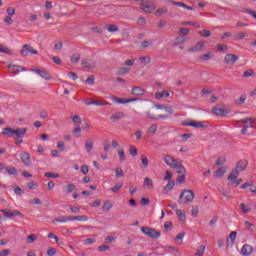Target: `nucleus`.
<instances>
[{"mask_svg":"<svg viewBox=\"0 0 256 256\" xmlns=\"http://www.w3.org/2000/svg\"><path fill=\"white\" fill-rule=\"evenodd\" d=\"M70 61H71V63H73V65H77V63H79V61H81V54H79V53L72 54Z\"/></svg>","mask_w":256,"mask_h":256,"instance_id":"72a5a7b5","label":"nucleus"},{"mask_svg":"<svg viewBox=\"0 0 256 256\" xmlns=\"http://www.w3.org/2000/svg\"><path fill=\"white\" fill-rule=\"evenodd\" d=\"M112 208H113V202L111 201H105L102 206L103 211H111Z\"/></svg>","mask_w":256,"mask_h":256,"instance_id":"ea45409f","label":"nucleus"},{"mask_svg":"<svg viewBox=\"0 0 256 256\" xmlns=\"http://www.w3.org/2000/svg\"><path fill=\"white\" fill-rule=\"evenodd\" d=\"M171 93L167 90H163L162 92H156V99H163V97H170Z\"/></svg>","mask_w":256,"mask_h":256,"instance_id":"473e14b6","label":"nucleus"},{"mask_svg":"<svg viewBox=\"0 0 256 256\" xmlns=\"http://www.w3.org/2000/svg\"><path fill=\"white\" fill-rule=\"evenodd\" d=\"M191 53H201V51H205V41H198L193 47L189 48Z\"/></svg>","mask_w":256,"mask_h":256,"instance_id":"ddd939ff","label":"nucleus"},{"mask_svg":"<svg viewBox=\"0 0 256 256\" xmlns=\"http://www.w3.org/2000/svg\"><path fill=\"white\" fill-rule=\"evenodd\" d=\"M156 109H162V110L166 111V113H168V115H173V108H171V107H167V106H163V105H156Z\"/></svg>","mask_w":256,"mask_h":256,"instance_id":"e433bc0d","label":"nucleus"},{"mask_svg":"<svg viewBox=\"0 0 256 256\" xmlns=\"http://www.w3.org/2000/svg\"><path fill=\"white\" fill-rule=\"evenodd\" d=\"M39 55V51L35 50L34 48H32L31 45L29 44H25L22 49L20 50V55H22V57H28V55Z\"/></svg>","mask_w":256,"mask_h":256,"instance_id":"6e6552de","label":"nucleus"},{"mask_svg":"<svg viewBox=\"0 0 256 256\" xmlns=\"http://www.w3.org/2000/svg\"><path fill=\"white\" fill-rule=\"evenodd\" d=\"M213 57L212 52H208L207 54H203L199 57L200 61H209Z\"/></svg>","mask_w":256,"mask_h":256,"instance_id":"49530a36","label":"nucleus"},{"mask_svg":"<svg viewBox=\"0 0 256 256\" xmlns=\"http://www.w3.org/2000/svg\"><path fill=\"white\" fill-rule=\"evenodd\" d=\"M143 187H144V189H147L148 191H153V189H154L153 180H151V178H149V177L144 178Z\"/></svg>","mask_w":256,"mask_h":256,"instance_id":"4be33fe9","label":"nucleus"},{"mask_svg":"<svg viewBox=\"0 0 256 256\" xmlns=\"http://www.w3.org/2000/svg\"><path fill=\"white\" fill-rule=\"evenodd\" d=\"M108 31L110 33H115L117 31H119V27L117 25H115V24L109 25L108 26Z\"/></svg>","mask_w":256,"mask_h":256,"instance_id":"052dcab7","label":"nucleus"},{"mask_svg":"<svg viewBox=\"0 0 256 256\" xmlns=\"http://www.w3.org/2000/svg\"><path fill=\"white\" fill-rule=\"evenodd\" d=\"M241 253L244 256L251 255L253 253V246H251L249 244H244L241 249Z\"/></svg>","mask_w":256,"mask_h":256,"instance_id":"412c9836","label":"nucleus"},{"mask_svg":"<svg viewBox=\"0 0 256 256\" xmlns=\"http://www.w3.org/2000/svg\"><path fill=\"white\" fill-rule=\"evenodd\" d=\"M110 101L113 103H118V105H127V103H135V101H139V98H119L117 96H110Z\"/></svg>","mask_w":256,"mask_h":256,"instance_id":"39448f33","label":"nucleus"},{"mask_svg":"<svg viewBox=\"0 0 256 256\" xmlns=\"http://www.w3.org/2000/svg\"><path fill=\"white\" fill-rule=\"evenodd\" d=\"M26 241L28 243H34V241H37V236L35 234H31L27 236Z\"/></svg>","mask_w":256,"mask_h":256,"instance_id":"680f3d73","label":"nucleus"},{"mask_svg":"<svg viewBox=\"0 0 256 256\" xmlns=\"http://www.w3.org/2000/svg\"><path fill=\"white\" fill-rule=\"evenodd\" d=\"M225 173H227V169H225V167H221L220 169H218L215 172V177H223V175H225Z\"/></svg>","mask_w":256,"mask_h":256,"instance_id":"c03bdc74","label":"nucleus"},{"mask_svg":"<svg viewBox=\"0 0 256 256\" xmlns=\"http://www.w3.org/2000/svg\"><path fill=\"white\" fill-rule=\"evenodd\" d=\"M247 101V95L242 94L239 99L236 100V105H243Z\"/></svg>","mask_w":256,"mask_h":256,"instance_id":"3c124183","label":"nucleus"},{"mask_svg":"<svg viewBox=\"0 0 256 256\" xmlns=\"http://www.w3.org/2000/svg\"><path fill=\"white\" fill-rule=\"evenodd\" d=\"M2 135H4V137H13V135H15V129H13V128H4L2 130Z\"/></svg>","mask_w":256,"mask_h":256,"instance_id":"c85d7f7f","label":"nucleus"},{"mask_svg":"<svg viewBox=\"0 0 256 256\" xmlns=\"http://www.w3.org/2000/svg\"><path fill=\"white\" fill-rule=\"evenodd\" d=\"M95 238H87L86 240H84V245L89 246V245H93V243H95Z\"/></svg>","mask_w":256,"mask_h":256,"instance_id":"338daca9","label":"nucleus"},{"mask_svg":"<svg viewBox=\"0 0 256 256\" xmlns=\"http://www.w3.org/2000/svg\"><path fill=\"white\" fill-rule=\"evenodd\" d=\"M238 123H243L247 129H256V121L252 117L241 119Z\"/></svg>","mask_w":256,"mask_h":256,"instance_id":"4468645a","label":"nucleus"},{"mask_svg":"<svg viewBox=\"0 0 256 256\" xmlns=\"http://www.w3.org/2000/svg\"><path fill=\"white\" fill-rule=\"evenodd\" d=\"M186 39L183 37V36H178L174 42H173V45L175 47H177V45H183V43H185Z\"/></svg>","mask_w":256,"mask_h":256,"instance_id":"58836bf2","label":"nucleus"},{"mask_svg":"<svg viewBox=\"0 0 256 256\" xmlns=\"http://www.w3.org/2000/svg\"><path fill=\"white\" fill-rule=\"evenodd\" d=\"M212 112L218 117H225V115H229V113H231V110L226 107H221V105H217L212 109Z\"/></svg>","mask_w":256,"mask_h":256,"instance_id":"1a4fd4ad","label":"nucleus"},{"mask_svg":"<svg viewBox=\"0 0 256 256\" xmlns=\"http://www.w3.org/2000/svg\"><path fill=\"white\" fill-rule=\"evenodd\" d=\"M185 235V232H181L175 237L174 241L176 245H183V239H185Z\"/></svg>","mask_w":256,"mask_h":256,"instance_id":"c756f323","label":"nucleus"},{"mask_svg":"<svg viewBox=\"0 0 256 256\" xmlns=\"http://www.w3.org/2000/svg\"><path fill=\"white\" fill-rule=\"evenodd\" d=\"M0 213H3L6 219H13L14 217H20V219H23V217H25V215H23L19 210L1 209Z\"/></svg>","mask_w":256,"mask_h":256,"instance_id":"7ed1b4c3","label":"nucleus"},{"mask_svg":"<svg viewBox=\"0 0 256 256\" xmlns=\"http://www.w3.org/2000/svg\"><path fill=\"white\" fill-rule=\"evenodd\" d=\"M134 135L136 137V141H141L143 139V131L142 130H136L134 132Z\"/></svg>","mask_w":256,"mask_h":256,"instance_id":"6e6d98bb","label":"nucleus"},{"mask_svg":"<svg viewBox=\"0 0 256 256\" xmlns=\"http://www.w3.org/2000/svg\"><path fill=\"white\" fill-rule=\"evenodd\" d=\"M4 169L9 175H17V169L15 167H6Z\"/></svg>","mask_w":256,"mask_h":256,"instance_id":"4d7b16f0","label":"nucleus"},{"mask_svg":"<svg viewBox=\"0 0 256 256\" xmlns=\"http://www.w3.org/2000/svg\"><path fill=\"white\" fill-rule=\"evenodd\" d=\"M131 95H134L135 97H141V96L145 95V89H143L139 86H134V87H132Z\"/></svg>","mask_w":256,"mask_h":256,"instance_id":"a211bd4d","label":"nucleus"},{"mask_svg":"<svg viewBox=\"0 0 256 256\" xmlns=\"http://www.w3.org/2000/svg\"><path fill=\"white\" fill-rule=\"evenodd\" d=\"M182 199H184V203H193V199H195V193H193L191 190H183L179 196V203H183Z\"/></svg>","mask_w":256,"mask_h":256,"instance_id":"20e7f679","label":"nucleus"},{"mask_svg":"<svg viewBox=\"0 0 256 256\" xmlns=\"http://www.w3.org/2000/svg\"><path fill=\"white\" fill-rule=\"evenodd\" d=\"M245 169H247V161L242 160L236 164V167L234 170L237 171L238 173H243Z\"/></svg>","mask_w":256,"mask_h":256,"instance_id":"6ab92c4d","label":"nucleus"},{"mask_svg":"<svg viewBox=\"0 0 256 256\" xmlns=\"http://www.w3.org/2000/svg\"><path fill=\"white\" fill-rule=\"evenodd\" d=\"M141 231L144 235H147V237H151L152 239H159V237H161V232L153 228L142 227Z\"/></svg>","mask_w":256,"mask_h":256,"instance_id":"0eeeda50","label":"nucleus"},{"mask_svg":"<svg viewBox=\"0 0 256 256\" xmlns=\"http://www.w3.org/2000/svg\"><path fill=\"white\" fill-rule=\"evenodd\" d=\"M71 119L75 126H81V116L80 115L72 116Z\"/></svg>","mask_w":256,"mask_h":256,"instance_id":"a19ab883","label":"nucleus"},{"mask_svg":"<svg viewBox=\"0 0 256 256\" xmlns=\"http://www.w3.org/2000/svg\"><path fill=\"white\" fill-rule=\"evenodd\" d=\"M125 117V114L123 112H117L114 115L110 117L111 121H119V119H123Z\"/></svg>","mask_w":256,"mask_h":256,"instance_id":"f704fd0d","label":"nucleus"},{"mask_svg":"<svg viewBox=\"0 0 256 256\" xmlns=\"http://www.w3.org/2000/svg\"><path fill=\"white\" fill-rule=\"evenodd\" d=\"M32 71L33 73H36V75H39V77H41L42 79H45L46 81H51V79H53L51 73H49V71L45 69H32Z\"/></svg>","mask_w":256,"mask_h":256,"instance_id":"9d476101","label":"nucleus"},{"mask_svg":"<svg viewBox=\"0 0 256 256\" xmlns=\"http://www.w3.org/2000/svg\"><path fill=\"white\" fill-rule=\"evenodd\" d=\"M123 189V182H117L112 188H111V193L117 194L119 191Z\"/></svg>","mask_w":256,"mask_h":256,"instance_id":"2f4dec72","label":"nucleus"},{"mask_svg":"<svg viewBox=\"0 0 256 256\" xmlns=\"http://www.w3.org/2000/svg\"><path fill=\"white\" fill-rule=\"evenodd\" d=\"M139 61H141V63H144V65H149V63H151V58L149 56H141L139 58Z\"/></svg>","mask_w":256,"mask_h":256,"instance_id":"864d4df0","label":"nucleus"},{"mask_svg":"<svg viewBox=\"0 0 256 256\" xmlns=\"http://www.w3.org/2000/svg\"><path fill=\"white\" fill-rule=\"evenodd\" d=\"M81 65L84 69H95L97 67V61L93 58H85L82 60Z\"/></svg>","mask_w":256,"mask_h":256,"instance_id":"9b49d317","label":"nucleus"},{"mask_svg":"<svg viewBox=\"0 0 256 256\" xmlns=\"http://www.w3.org/2000/svg\"><path fill=\"white\" fill-rule=\"evenodd\" d=\"M70 221H79L80 223H86L87 221H89V217L87 215L70 216Z\"/></svg>","mask_w":256,"mask_h":256,"instance_id":"aec40b11","label":"nucleus"},{"mask_svg":"<svg viewBox=\"0 0 256 256\" xmlns=\"http://www.w3.org/2000/svg\"><path fill=\"white\" fill-rule=\"evenodd\" d=\"M131 68H127V67H120L117 70V74L118 75H127V73H130Z\"/></svg>","mask_w":256,"mask_h":256,"instance_id":"4c0bfd02","label":"nucleus"},{"mask_svg":"<svg viewBox=\"0 0 256 256\" xmlns=\"http://www.w3.org/2000/svg\"><path fill=\"white\" fill-rule=\"evenodd\" d=\"M151 45H153V40H145L141 42V47H143V49H147V47H151Z\"/></svg>","mask_w":256,"mask_h":256,"instance_id":"5fc2aeb1","label":"nucleus"},{"mask_svg":"<svg viewBox=\"0 0 256 256\" xmlns=\"http://www.w3.org/2000/svg\"><path fill=\"white\" fill-rule=\"evenodd\" d=\"M162 161H164V163L170 167V169H176V167H179V164L182 163V161H179L175 158H173V156L169 155V154H165L162 157Z\"/></svg>","mask_w":256,"mask_h":256,"instance_id":"f257e3e1","label":"nucleus"},{"mask_svg":"<svg viewBox=\"0 0 256 256\" xmlns=\"http://www.w3.org/2000/svg\"><path fill=\"white\" fill-rule=\"evenodd\" d=\"M174 169H177L176 173L178 175H187V169H185V166H183V162H180L178 164V167H176Z\"/></svg>","mask_w":256,"mask_h":256,"instance_id":"cd10ccee","label":"nucleus"},{"mask_svg":"<svg viewBox=\"0 0 256 256\" xmlns=\"http://www.w3.org/2000/svg\"><path fill=\"white\" fill-rule=\"evenodd\" d=\"M217 50L222 53H227L229 51V47L226 44H217Z\"/></svg>","mask_w":256,"mask_h":256,"instance_id":"a18cd8bd","label":"nucleus"},{"mask_svg":"<svg viewBox=\"0 0 256 256\" xmlns=\"http://www.w3.org/2000/svg\"><path fill=\"white\" fill-rule=\"evenodd\" d=\"M174 187H175V181L173 180L168 181L166 186L163 188V193H169V191H173Z\"/></svg>","mask_w":256,"mask_h":256,"instance_id":"7c9ffc66","label":"nucleus"},{"mask_svg":"<svg viewBox=\"0 0 256 256\" xmlns=\"http://www.w3.org/2000/svg\"><path fill=\"white\" fill-rule=\"evenodd\" d=\"M27 135V128H18L14 130L15 137H25Z\"/></svg>","mask_w":256,"mask_h":256,"instance_id":"a878e982","label":"nucleus"},{"mask_svg":"<svg viewBox=\"0 0 256 256\" xmlns=\"http://www.w3.org/2000/svg\"><path fill=\"white\" fill-rule=\"evenodd\" d=\"M176 7H182L183 9H187L188 11H193V7L191 6H187L185 3L183 2H176L174 3Z\"/></svg>","mask_w":256,"mask_h":256,"instance_id":"de8ad7c7","label":"nucleus"},{"mask_svg":"<svg viewBox=\"0 0 256 256\" xmlns=\"http://www.w3.org/2000/svg\"><path fill=\"white\" fill-rule=\"evenodd\" d=\"M185 182V174H181L176 178V183H184Z\"/></svg>","mask_w":256,"mask_h":256,"instance_id":"774afa93","label":"nucleus"},{"mask_svg":"<svg viewBox=\"0 0 256 256\" xmlns=\"http://www.w3.org/2000/svg\"><path fill=\"white\" fill-rule=\"evenodd\" d=\"M203 255H205V245L199 246L195 254V256H203Z\"/></svg>","mask_w":256,"mask_h":256,"instance_id":"09e8293b","label":"nucleus"},{"mask_svg":"<svg viewBox=\"0 0 256 256\" xmlns=\"http://www.w3.org/2000/svg\"><path fill=\"white\" fill-rule=\"evenodd\" d=\"M118 157H119L120 161L123 163V161H125V159H126L125 151L124 150L118 151Z\"/></svg>","mask_w":256,"mask_h":256,"instance_id":"0e129e2a","label":"nucleus"},{"mask_svg":"<svg viewBox=\"0 0 256 256\" xmlns=\"http://www.w3.org/2000/svg\"><path fill=\"white\" fill-rule=\"evenodd\" d=\"M235 239H237V231H232L226 240L227 247H233L235 245Z\"/></svg>","mask_w":256,"mask_h":256,"instance_id":"f3484780","label":"nucleus"},{"mask_svg":"<svg viewBox=\"0 0 256 256\" xmlns=\"http://www.w3.org/2000/svg\"><path fill=\"white\" fill-rule=\"evenodd\" d=\"M115 172V176L117 179H120V177H123L124 176V173H123V168L121 167H118L114 170Z\"/></svg>","mask_w":256,"mask_h":256,"instance_id":"8fccbe9b","label":"nucleus"},{"mask_svg":"<svg viewBox=\"0 0 256 256\" xmlns=\"http://www.w3.org/2000/svg\"><path fill=\"white\" fill-rule=\"evenodd\" d=\"M244 227H245V229L253 231V229H255V224H253V223H251L249 221H245L244 222Z\"/></svg>","mask_w":256,"mask_h":256,"instance_id":"13d9d810","label":"nucleus"},{"mask_svg":"<svg viewBox=\"0 0 256 256\" xmlns=\"http://www.w3.org/2000/svg\"><path fill=\"white\" fill-rule=\"evenodd\" d=\"M95 143V140H93V138H88L85 142V151L87 153H91V151H93V145Z\"/></svg>","mask_w":256,"mask_h":256,"instance_id":"5701e85b","label":"nucleus"},{"mask_svg":"<svg viewBox=\"0 0 256 256\" xmlns=\"http://www.w3.org/2000/svg\"><path fill=\"white\" fill-rule=\"evenodd\" d=\"M176 215L179 219V221H185L187 217L185 216V211L176 209Z\"/></svg>","mask_w":256,"mask_h":256,"instance_id":"c9c22d12","label":"nucleus"},{"mask_svg":"<svg viewBox=\"0 0 256 256\" xmlns=\"http://www.w3.org/2000/svg\"><path fill=\"white\" fill-rule=\"evenodd\" d=\"M0 53H4L5 55H11V49L9 47L0 44Z\"/></svg>","mask_w":256,"mask_h":256,"instance_id":"37998d69","label":"nucleus"},{"mask_svg":"<svg viewBox=\"0 0 256 256\" xmlns=\"http://www.w3.org/2000/svg\"><path fill=\"white\" fill-rule=\"evenodd\" d=\"M8 69H10V71H12V73H14V75H17L19 73H23V71H27L25 69V67L19 66V65H15V64H9L8 65Z\"/></svg>","mask_w":256,"mask_h":256,"instance_id":"dca6fc26","label":"nucleus"},{"mask_svg":"<svg viewBox=\"0 0 256 256\" xmlns=\"http://www.w3.org/2000/svg\"><path fill=\"white\" fill-rule=\"evenodd\" d=\"M63 191L66 195H69V193H73V191H77V186L74 184H67L63 187Z\"/></svg>","mask_w":256,"mask_h":256,"instance_id":"393cba45","label":"nucleus"},{"mask_svg":"<svg viewBox=\"0 0 256 256\" xmlns=\"http://www.w3.org/2000/svg\"><path fill=\"white\" fill-rule=\"evenodd\" d=\"M199 35L202 37H211V31L204 29L199 31Z\"/></svg>","mask_w":256,"mask_h":256,"instance_id":"bf43d9fd","label":"nucleus"},{"mask_svg":"<svg viewBox=\"0 0 256 256\" xmlns=\"http://www.w3.org/2000/svg\"><path fill=\"white\" fill-rule=\"evenodd\" d=\"M148 133H157V124H152L149 128H148Z\"/></svg>","mask_w":256,"mask_h":256,"instance_id":"69168bd1","label":"nucleus"},{"mask_svg":"<svg viewBox=\"0 0 256 256\" xmlns=\"http://www.w3.org/2000/svg\"><path fill=\"white\" fill-rule=\"evenodd\" d=\"M167 11H168L167 7H162V8H159V9L155 12V14H156V15H165V13H167Z\"/></svg>","mask_w":256,"mask_h":256,"instance_id":"e2e57ef3","label":"nucleus"},{"mask_svg":"<svg viewBox=\"0 0 256 256\" xmlns=\"http://www.w3.org/2000/svg\"><path fill=\"white\" fill-rule=\"evenodd\" d=\"M237 61H239V57L235 54H226L224 57V63H226V65H235Z\"/></svg>","mask_w":256,"mask_h":256,"instance_id":"2eb2a0df","label":"nucleus"},{"mask_svg":"<svg viewBox=\"0 0 256 256\" xmlns=\"http://www.w3.org/2000/svg\"><path fill=\"white\" fill-rule=\"evenodd\" d=\"M20 159L25 167H31V165H33V161L31 160V154L27 152L20 153Z\"/></svg>","mask_w":256,"mask_h":256,"instance_id":"f8f14e48","label":"nucleus"},{"mask_svg":"<svg viewBox=\"0 0 256 256\" xmlns=\"http://www.w3.org/2000/svg\"><path fill=\"white\" fill-rule=\"evenodd\" d=\"M239 177V172L237 170H233L231 174L228 176V181H235Z\"/></svg>","mask_w":256,"mask_h":256,"instance_id":"79ce46f5","label":"nucleus"},{"mask_svg":"<svg viewBox=\"0 0 256 256\" xmlns=\"http://www.w3.org/2000/svg\"><path fill=\"white\" fill-rule=\"evenodd\" d=\"M240 209L243 211V213H249L251 211V206L245 205V203H241Z\"/></svg>","mask_w":256,"mask_h":256,"instance_id":"603ef678","label":"nucleus"},{"mask_svg":"<svg viewBox=\"0 0 256 256\" xmlns=\"http://www.w3.org/2000/svg\"><path fill=\"white\" fill-rule=\"evenodd\" d=\"M67 221H71V216H63L61 218H56L52 221L54 225H57V223H67Z\"/></svg>","mask_w":256,"mask_h":256,"instance_id":"bb28decb","label":"nucleus"},{"mask_svg":"<svg viewBox=\"0 0 256 256\" xmlns=\"http://www.w3.org/2000/svg\"><path fill=\"white\" fill-rule=\"evenodd\" d=\"M162 161H164V163L170 167V169H176V167H179V164L182 163V161H179L175 158H173V156L169 155V154H165L162 157Z\"/></svg>","mask_w":256,"mask_h":256,"instance_id":"f03ea898","label":"nucleus"},{"mask_svg":"<svg viewBox=\"0 0 256 256\" xmlns=\"http://www.w3.org/2000/svg\"><path fill=\"white\" fill-rule=\"evenodd\" d=\"M184 127H194L195 129H206L208 127L207 122L190 120L183 122Z\"/></svg>","mask_w":256,"mask_h":256,"instance_id":"423d86ee","label":"nucleus"},{"mask_svg":"<svg viewBox=\"0 0 256 256\" xmlns=\"http://www.w3.org/2000/svg\"><path fill=\"white\" fill-rule=\"evenodd\" d=\"M168 115H155L151 111L147 112V118L153 119L154 121H158V119H167Z\"/></svg>","mask_w":256,"mask_h":256,"instance_id":"b1692460","label":"nucleus"}]
</instances>
